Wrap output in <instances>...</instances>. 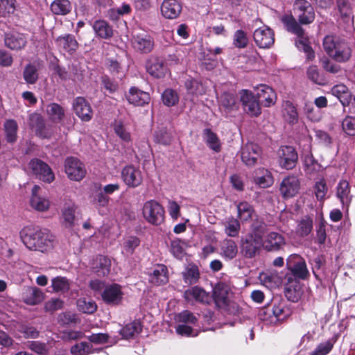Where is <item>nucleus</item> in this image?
<instances>
[{
  "label": "nucleus",
  "instance_id": "obj_16",
  "mask_svg": "<svg viewBox=\"0 0 355 355\" xmlns=\"http://www.w3.org/2000/svg\"><path fill=\"white\" fill-rule=\"evenodd\" d=\"M168 272L165 265L158 264L148 272V281L155 286L166 284L168 282Z\"/></svg>",
  "mask_w": 355,
  "mask_h": 355
},
{
  "label": "nucleus",
  "instance_id": "obj_17",
  "mask_svg": "<svg viewBox=\"0 0 355 355\" xmlns=\"http://www.w3.org/2000/svg\"><path fill=\"white\" fill-rule=\"evenodd\" d=\"M300 182L296 176L291 175L283 179L280 184V192L284 198L295 196L299 191Z\"/></svg>",
  "mask_w": 355,
  "mask_h": 355
},
{
  "label": "nucleus",
  "instance_id": "obj_38",
  "mask_svg": "<svg viewBox=\"0 0 355 355\" xmlns=\"http://www.w3.org/2000/svg\"><path fill=\"white\" fill-rule=\"evenodd\" d=\"M110 260L101 255L96 258L95 266L93 267L94 272L100 277L105 276L110 272Z\"/></svg>",
  "mask_w": 355,
  "mask_h": 355
},
{
  "label": "nucleus",
  "instance_id": "obj_20",
  "mask_svg": "<svg viewBox=\"0 0 355 355\" xmlns=\"http://www.w3.org/2000/svg\"><path fill=\"white\" fill-rule=\"evenodd\" d=\"M6 46L13 51L24 49L27 44L26 37L19 33H6L4 37Z\"/></svg>",
  "mask_w": 355,
  "mask_h": 355
},
{
  "label": "nucleus",
  "instance_id": "obj_62",
  "mask_svg": "<svg viewBox=\"0 0 355 355\" xmlns=\"http://www.w3.org/2000/svg\"><path fill=\"white\" fill-rule=\"evenodd\" d=\"M92 345L87 342H81L74 345L71 352L73 355H87L91 353Z\"/></svg>",
  "mask_w": 355,
  "mask_h": 355
},
{
  "label": "nucleus",
  "instance_id": "obj_23",
  "mask_svg": "<svg viewBox=\"0 0 355 355\" xmlns=\"http://www.w3.org/2000/svg\"><path fill=\"white\" fill-rule=\"evenodd\" d=\"M286 244L284 238L277 232L269 233L264 241V248L270 252L279 251Z\"/></svg>",
  "mask_w": 355,
  "mask_h": 355
},
{
  "label": "nucleus",
  "instance_id": "obj_56",
  "mask_svg": "<svg viewBox=\"0 0 355 355\" xmlns=\"http://www.w3.org/2000/svg\"><path fill=\"white\" fill-rule=\"evenodd\" d=\"M313 220L309 217L303 218L297 226V232L301 236L309 235L312 231Z\"/></svg>",
  "mask_w": 355,
  "mask_h": 355
},
{
  "label": "nucleus",
  "instance_id": "obj_44",
  "mask_svg": "<svg viewBox=\"0 0 355 355\" xmlns=\"http://www.w3.org/2000/svg\"><path fill=\"white\" fill-rule=\"evenodd\" d=\"M272 311L277 320L281 321L287 319L291 314V309L284 302L274 304Z\"/></svg>",
  "mask_w": 355,
  "mask_h": 355
},
{
  "label": "nucleus",
  "instance_id": "obj_37",
  "mask_svg": "<svg viewBox=\"0 0 355 355\" xmlns=\"http://www.w3.org/2000/svg\"><path fill=\"white\" fill-rule=\"evenodd\" d=\"M5 137L8 143L14 144L17 139L18 125L13 119L6 120L3 125Z\"/></svg>",
  "mask_w": 355,
  "mask_h": 355
},
{
  "label": "nucleus",
  "instance_id": "obj_58",
  "mask_svg": "<svg viewBox=\"0 0 355 355\" xmlns=\"http://www.w3.org/2000/svg\"><path fill=\"white\" fill-rule=\"evenodd\" d=\"M183 278L186 284H196L199 279V271L198 268L193 266L187 268V270L183 272Z\"/></svg>",
  "mask_w": 355,
  "mask_h": 355
},
{
  "label": "nucleus",
  "instance_id": "obj_54",
  "mask_svg": "<svg viewBox=\"0 0 355 355\" xmlns=\"http://www.w3.org/2000/svg\"><path fill=\"white\" fill-rule=\"evenodd\" d=\"M16 10V0H0V14L6 17L13 14Z\"/></svg>",
  "mask_w": 355,
  "mask_h": 355
},
{
  "label": "nucleus",
  "instance_id": "obj_33",
  "mask_svg": "<svg viewBox=\"0 0 355 355\" xmlns=\"http://www.w3.org/2000/svg\"><path fill=\"white\" fill-rule=\"evenodd\" d=\"M254 182L261 188H268L272 185L274 180L268 170L259 168L255 171Z\"/></svg>",
  "mask_w": 355,
  "mask_h": 355
},
{
  "label": "nucleus",
  "instance_id": "obj_14",
  "mask_svg": "<svg viewBox=\"0 0 355 355\" xmlns=\"http://www.w3.org/2000/svg\"><path fill=\"white\" fill-rule=\"evenodd\" d=\"M262 245L260 236H253L248 234L242 239L241 252L247 258H253L259 252Z\"/></svg>",
  "mask_w": 355,
  "mask_h": 355
},
{
  "label": "nucleus",
  "instance_id": "obj_28",
  "mask_svg": "<svg viewBox=\"0 0 355 355\" xmlns=\"http://www.w3.org/2000/svg\"><path fill=\"white\" fill-rule=\"evenodd\" d=\"M230 288L223 282L218 283L213 290V298L216 304L219 306H225L227 304Z\"/></svg>",
  "mask_w": 355,
  "mask_h": 355
},
{
  "label": "nucleus",
  "instance_id": "obj_61",
  "mask_svg": "<svg viewBox=\"0 0 355 355\" xmlns=\"http://www.w3.org/2000/svg\"><path fill=\"white\" fill-rule=\"evenodd\" d=\"M343 131L348 135H355V116H347L342 122Z\"/></svg>",
  "mask_w": 355,
  "mask_h": 355
},
{
  "label": "nucleus",
  "instance_id": "obj_13",
  "mask_svg": "<svg viewBox=\"0 0 355 355\" xmlns=\"http://www.w3.org/2000/svg\"><path fill=\"white\" fill-rule=\"evenodd\" d=\"M121 177L125 184L132 188L139 187L143 181L141 171L133 165L125 166L122 169Z\"/></svg>",
  "mask_w": 355,
  "mask_h": 355
},
{
  "label": "nucleus",
  "instance_id": "obj_63",
  "mask_svg": "<svg viewBox=\"0 0 355 355\" xmlns=\"http://www.w3.org/2000/svg\"><path fill=\"white\" fill-rule=\"evenodd\" d=\"M334 343L331 340L320 343L309 355H327L332 349Z\"/></svg>",
  "mask_w": 355,
  "mask_h": 355
},
{
  "label": "nucleus",
  "instance_id": "obj_8",
  "mask_svg": "<svg viewBox=\"0 0 355 355\" xmlns=\"http://www.w3.org/2000/svg\"><path fill=\"white\" fill-rule=\"evenodd\" d=\"M240 100L248 114L251 116H258L261 114L259 101L251 92L243 89L240 93Z\"/></svg>",
  "mask_w": 355,
  "mask_h": 355
},
{
  "label": "nucleus",
  "instance_id": "obj_5",
  "mask_svg": "<svg viewBox=\"0 0 355 355\" xmlns=\"http://www.w3.org/2000/svg\"><path fill=\"white\" fill-rule=\"evenodd\" d=\"M293 12L300 26L313 23L315 17L313 6L306 0H295L293 3Z\"/></svg>",
  "mask_w": 355,
  "mask_h": 355
},
{
  "label": "nucleus",
  "instance_id": "obj_34",
  "mask_svg": "<svg viewBox=\"0 0 355 355\" xmlns=\"http://www.w3.org/2000/svg\"><path fill=\"white\" fill-rule=\"evenodd\" d=\"M257 97L259 101L264 103L266 107H270L275 103L276 94L270 87L263 85L259 88Z\"/></svg>",
  "mask_w": 355,
  "mask_h": 355
},
{
  "label": "nucleus",
  "instance_id": "obj_25",
  "mask_svg": "<svg viewBox=\"0 0 355 355\" xmlns=\"http://www.w3.org/2000/svg\"><path fill=\"white\" fill-rule=\"evenodd\" d=\"M44 298L43 291L35 286L28 287L23 293V300L28 305L40 304Z\"/></svg>",
  "mask_w": 355,
  "mask_h": 355
},
{
  "label": "nucleus",
  "instance_id": "obj_31",
  "mask_svg": "<svg viewBox=\"0 0 355 355\" xmlns=\"http://www.w3.org/2000/svg\"><path fill=\"white\" fill-rule=\"evenodd\" d=\"M336 189L337 198L340 200L343 207H348L352 200L349 182L345 180H342L339 182Z\"/></svg>",
  "mask_w": 355,
  "mask_h": 355
},
{
  "label": "nucleus",
  "instance_id": "obj_52",
  "mask_svg": "<svg viewBox=\"0 0 355 355\" xmlns=\"http://www.w3.org/2000/svg\"><path fill=\"white\" fill-rule=\"evenodd\" d=\"M163 103L168 106H173L178 103L179 97L175 91L172 89H166L162 95Z\"/></svg>",
  "mask_w": 355,
  "mask_h": 355
},
{
  "label": "nucleus",
  "instance_id": "obj_40",
  "mask_svg": "<svg viewBox=\"0 0 355 355\" xmlns=\"http://www.w3.org/2000/svg\"><path fill=\"white\" fill-rule=\"evenodd\" d=\"M76 207L73 205H65L62 211V223L67 228L75 225V212Z\"/></svg>",
  "mask_w": 355,
  "mask_h": 355
},
{
  "label": "nucleus",
  "instance_id": "obj_4",
  "mask_svg": "<svg viewBox=\"0 0 355 355\" xmlns=\"http://www.w3.org/2000/svg\"><path fill=\"white\" fill-rule=\"evenodd\" d=\"M142 214L145 220L151 225H159L164 221V209L154 200L144 204Z\"/></svg>",
  "mask_w": 355,
  "mask_h": 355
},
{
  "label": "nucleus",
  "instance_id": "obj_57",
  "mask_svg": "<svg viewBox=\"0 0 355 355\" xmlns=\"http://www.w3.org/2000/svg\"><path fill=\"white\" fill-rule=\"evenodd\" d=\"M233 44L237 48H245L248 44V38L246 33L242 30H237L234 35Z\"/></svg>",
  "mask_w": 355,
  "mask_h": 355
},
{
  "label": "nucleus",
  "instance_id": "obj_6",
  "mask_svg": "<svg viewBox=\"0 0 355 355\" xmlns=\"http://www.w3.org/2000/svg\"><path fill=\"white\" fill-rule=\"evenodd\" d=\"M277 157L280 166L286 170L293 168L298 160V155L293 146H283L277 150Z\"/></svg>",
  "mask_w": 355,
  "mask_h": 355
},
{
  "label": "nucleus",
  "instance_id": "obj_60",
  "mask_svg": "<svg viewBox=\"0 0 355 355\" xmlns=\"http://www.w3.org/2000/svg\"><path fill=\"white\" fill-rule=\"evenodd\" d=\"M64 302L59 298H51L44 304V310L46 312L53 313L56 311L63 308Z\"/></svg>",
  "mask_w": 355,
  "mask_h": 355
},
{
  "label": "nucleus",
  "instance_id": "obj_27",
  "mask_svg": "<svg viewBox=\"0 0 355 355\" xmlns=\"http://www.w3.org/2000/svg\"><path fill=\"white\" fill-rule=\"evenodd\" d=\"M55 42L58 47L69 53L75 52L78 47V43L75 36L71 34H64L59 36L56 38Z\"/></svg>",
  "mask_w": 355,
  "mask_h": 355
},
{
  "label": "nucleus",
  "instance_id": "obj_3",
  "mask_svg": "<svg viewBox=\"0 0 355 355\" xmlns=\"http://www.w3.org/2000/svg\"><path fill=\"white\" fill-rule=\"evenodd\" d=\"M281 21L288 32L297 36L295 44L297 48L303 51L309 50L310 46L307 44L308 40L304 35V30L297 23L295 17L292 14H286L282 16Z\"/></svg>",
  "mask_w": 355,
  "mask_h": 355
},
{
  "label": "nucleus",
  "instance_id": "obj_55",
  "mask_svg": "<svg viewBox=\"0 0 355 355\" xmlns=\"http://www.w3.org/2000/svg\"><path fill=\"white\" fill-rule=\"evenodd\" d=\"M237 209L239 217L244 221L250 219L253 212L252 206L246 202L239 203L237 206Z\"/></svg>",
  "mask_w": 355,
  "mask_h": 355
},
{
  "label": "nucleus",
  "instance_id": "obj_24",
  "mask_svg": "<svg viewBox=\"0 0 355 355\" xmlns=\"http://www.w3.org/2000/svg\"><path fill=\"white\" fill-rule=\"evenodd\" d=\"M126 98L130 104L137 106H142L148 103L150 96L147 92H143L136 87H131L128 94L126 95Z\"/></svg>",
  "mask_w": 355,
  "mask_h": 355
},
{
  "label": "nucleus",
  "instance_id": "obj_12",
  "mask_svg": "<svg viewBox=\"0 0 355 355\" xmlns=\"http://www.w3.org/2000/svg\"><path fill=\"white\" fill-rule=\"evenodd\" d=\"M256 44L261 49L271 47L275 42L274 33L267 26H262L256 29L253 34Z\"/></svg>",
  "mask_w": 355,
  "mask_h": 355
},
{
  "label": "nucleus",
  "instance_id": "obj_51",
  "mask_svg": "<svg viewBox=\"0 0 355 355\" xmlns=\"http://www.w3.org/2000/svg\"><path fill=\"white\" fill-rule=\"evenodd\" d=\"M204 135L209 147L216 152L220 151V146L217 135L210 129H205L204 130Z\"/></svg>",
  "mask_w": 355,
  "mask_h": 355
},
{
  "label": "nucleus",
  "instance_id": "obj_64",
  "mask_svg": "<svg viewBox=\"0 0 355 355\" xmlns=\"http://www.w3.org/2000/svg\"><path fill=\"white\" fill-rule=\"evenodd\" d=\"M252 232L250 234L253 236H260L263 241V236L267 230V225L263 220H257L252 225Z\"/></svg>",
  "mask_w": 355,
  "mask_h": 355
},
{
  "label": "nucleus",
  "instance_id": "obj_36",
  "mask_svg": "<svg viewBox=\"0 0 355 355\" xmlns=\"http://www.w3.org/2000/svg\"><path fill=\"white\" fill-rule=\"evenodd\" d=\"M46 113L49 119L54 123H60L64 117V110L59 104L50 103L46 107Z\"/></svg>",
  "mask_w": 355,
  "mask_h": 355
},
{
  "label": "nucleus",
  "instance_id": "obj_22",
  "mask_svg": "<svg viewBox=\"0 0 355 355\" xmlns=\"http://www.w3.org/2000/svg\"><path fill=\"white\" fill-rule=\"evenodd\" d=\"M184 297L188 302L196 301L200 303H209V295L202 288L193 286L186 290L184 293Z\"/></svg>",
  "mask_w": 355,
  "mask_h": 355
},
{
  "label": "nucleus",
  "instance_id": "obj_30",
  "mask_svg": "<svg viewBox=\"0 0 355 355\" xmlns=\"http://www.w3.org/2000/svg\"><path fill=\"white\" fill-rule=\"evenodd\" d=\"M40 187L35 185L32 189V197L31 198V206L40 211H44L49 209V202L45 198L38 196L37 193Z\"/></svg>",
  "mask_w": 355,
  "mask_h": 355
},
{
  "label": "nucleus",
  "instance_id": "obj_1",
  "mask_svg": "<svg viewBox=\"0 0 355 355\" xmlns=\"http://www.w3.org/2000/svg\"><path fill=\"white\" fill-rule=\"evenodd\" d=\"M21 237L28 249L42 252L51 249L54 243L53 236L50 232L39 227H25L21 232Z\"/></svg>",
  "mask_w": 355,
  "mask_h": 355
},
{
  "label": "nucleus",
  "instance_id": "obj_48",
  "mask_svg": "<svg viewBox=\"0 0 355 355\" xmlns=\"http://www.w3.org/2000/svg\"><path fill=\"white\" fill-rule=\"evenodd\" d=\"M114 130L115 134L124 142L131 141V135L125 125L121 121H115L114 124Z\"/></svg>",
  "mask_w": 355,
  "mask_h": 355
},
{
  "label": "nucleus",
  "instance_id": "obj_59",
  "mask_svg": "<svg viewBox=\"0 0 355 355\" xmlns=\"http://www.w3.org/2000/svg\"><path fill=\"white\" fill-rule=\"evenodd\" d=\"M304 163L308 173H312L320 169V165L315 160L311 153L304 156Z\"/></svg>",
  "mask_w": 355,
  "mask_h": 355
},
{
  "label": "nucleus",
  "instance_id": "obj_15",
  "mask_svg": "<svg viewBox=\"0 0 355 355\" xmlns=\"http://www.w3.org/2000/svg\"><path fill=\"white\" fill-rule=\"evenodd\" d=\"M146 69L147 72L156 78L164 77L167 71L162 58L152 55L146 61Z\"/></svg>",
  "mask_w": 355,
  "mask_h": 355
},
{
  "label": "nucleus",
  "instance_id": "obj_10",
  "mask_svg": "<svg viewBox=\"0 0 355 355\" xmlns=\"http://www.w3.org/2000/svg\"><path fill=\"white\" fill-rule=\"evenodd\" d=\"M29 166L33 173L42 182L51 183L54 180V173L49 166L43 161L38 159H32Z\"/></svg>",
  "mask_w": 355,
  "mask_h": 355
},
{
  "label": "nucleus",
  "instance_id": "obj_35",
  "mask_svg": "<svg viewBox=\"0 0 355 355\" xmlns=\"http://www.w3.org/2000/svg\"><path fill=\"white\" fill-rule=\"evenodd\" d=\"M220 109H224L225 112H230L236 107V95L232 92H224L218 98Z\"/></svg>",
  "mask_w": 355,
  "mask_h": 355
},
{
  "label": "nucleus",
  "instance_id": "obj_29",
  "mask_svg": "<svg viewBox=\"0 0 355 355\" xmlns=\"http://www.w3.org/2000/svg\"><path fill=\"white\" fill-rule=\"evenodd\" d=\"M92 28L96 35L100 38L108 40L113 36L112 27L105 20L95 21Z\"/></svg>",
  "mask_w": 355,
  "mask_h": 355
},
{
  "label": "nucleus",
  "instance_id": "obj_45",
  "mask_svg": "<svg viewBox=\"0 0 355 355\" xmlns=\"http://www.w3.org/2000/svg\"><path fill=\"white\" fill-rule=\"evenodd\" d=\"M77 307L78 311L87 313L92 314L97 309L96 302L92 300L86 298H80L77 300Z\"/></svg>",
  "mask_w": 355,
  "mask_h": 355
},
{
  "label": "nucleus",
  "instance_id": "obj_47",
  "mask_svg": "<svg viewBox=\"0 0 355 355\" xmlns=\"http://www.w3.org/2000/svg\"><path fill=\"white\" fill-rule=\"evenodd\" d=\"M140 241L136 236H129L126 238L123 243L122 253L126 256L132 255L136 248L139 245Z\"/></svg>",
  "mask_w": 355,
  "mask_h": 355
},
{
  "label": "nucleus",
  "instance_id": "obj_9",
  "mask_svg": "<svg viewBox=\"0 0 355 355\" xmlns=\"http://www.w3.org/2000/svg\"><path fill=\"white\" fill-rule=\"evenodd\" d=\"M65 173L71 180L80 181L86 175L84 164L77 158L67 157L64 162Z\"/></svg>",
  "mask_w": 355,
  "mask_h": 355
},
{
  "label": "nucleus",
  "instance_id": "obj_50",
  "mask_svg": "<svg viewBox=\"0 0 355 355\" xmlns=\"http://www.w3.org/2000/svg\"><path fill=\"white\" fill-rule=\"evenodd\" d=\"M314 193L318 200L324 201L328 192V187L324 179H320L315 182Z\"/></svg>",
  "mask_w": 355,
  "mask_h": 355
},
{
  "label": "nucleus",
  "instance_id": "obj_46",
  "mask_svg": "<svg viewBox=\"0 0 355 355\" xmlns=\"http://www.w3.org/2000/svg\"><path fill=\"white\" fill-rule=\"evenodd\" d=\"M23 76L26 83L35 84L38 80L37 69L32 64H26L23 71Z\"/></svg>",
  "mask_w": 355,
  "mask_h": 355
},
{
  "label": "nucleus",
  "instance_id": "obj_49",
  "mask_svg": "<svg viewBox=\"0 0 355 355\" xmlns=\"http://www.w3.org/2000/svg\"><path fill=\"white\" fill-rule=\"evenodd\" d=\"M225 232L230 237H236L239 235L241 225L238 220L231 218L227 220L225 224Z\"/></svg>",
  "mask_w": 355,
  "mask_h": 355
},
{
  "label": "nucleus",
  "instance_id": "obj_32",
  "mask_svg": "<svg viewBox=\"0 0 355 355\" xmlns=\"http://www.w3.org/2000/svg\"><path fill=\"white\" fill-rule=\"evenodd\" d=\"M220 254L226 260H232L235 258L238 253L236 243L232 239H225L220 245Z\"/></svg>",
  "mask_w": 355,
  "mask_h": 355
},
{
  "label": "nucleus",
  "instance_id": "obj_43",
  "mask_svg": "<svg viewBox=\"0 0 355 355\" xmlns=\"http://www.w3.org/2000/svg\"><path fill=\"white\" fill-rule=\"evenodd\" d=\"M333 93L338 98L343 106L349 105L351 93L346 86L343 85H336L333 88Z\"/></svg>",
  "mask_w": 355,
  "mask_h": 355
},
{
  "label": "nucleus",
  "instance_id": "obj_39",
  "mask_svg": "<svg viewBox=\"0 0 355 355\" xmlns=\"http://www.w3.org/2000/svg\"><path fill=\"white\" fill-rule=\"evenodd\" d=\"M71 9L72 6L69 0H54L51 4V10L56 15H66Z\"/></svg>",
  "mask_w": 355,
  "mask_h": 355
},
{
  "label": "nucleus",
  "instance_id": "obj_19",
  "mask_svg": "<svg viewBox=\"0 0 355 355\" xmlns=\"http://www.w3.org/2000/svg\"><path fill=\"white\" fill-rule=\"evenodd\" d=\"M76 115L83 121L92 119L93 112L89 103L83 97H77L73 104Z\"/></svg>",
  "mask_w": 355,
  "mask_h": 355
},
{
  "label": "nucleus",
  "instance_id": "obj_2",
  "mask_svg": "<svg viewBox=\"0 0 355 355\" xmlns=\"http://www.w3.org/2000/svg\"><path fill=\"white\" fill-rule=\"evenodd\" d=\"M323 46L329 57L338 62H346L352 57L349 43L338 37L327 35L323 40Z\"/></svg>",
  "mask_w": 355,
  "mask_h": 355
},
{
  "label": "nucleus",
  "instance_id": "obj_53",
  "mask_svg": "<svg viewBox=\"0 0 355 355\" xmlns=\"http://www.w3.org/2000/svg\"><path fill=\"white\" fill-rule=\"evenodd\" d=\"M52 288L55 292H67L69 289V281L66 277H56L52 279Z\"/></svg>",
  "mask_w": 355,
  "mask_h": 355
},
{
  "label": "nucleus",
  "instance_id": "obj_26",
  "mask_svg": "<svg viewBox=\"0 0 355 355\" xmlns=\"http://www.w3.org/2000/svg\"><path fill=\"white\" fill-rule=\"evenodd\" d=\"M133 46L140 53H148L153 49L155 42L149 35H137L134 37Z\"/></svg>",
  "mask_w": 355,
  "mask_h": 355
},
{
  "label": "nucleus",
  "instance_id": "obj_11",
  "mask_svg": "<svg viewBox=\"0 0 355 355\" xmlns=\"http://www.w3.org/2000/svg\"><path fill=\"white\" fill-rule=\"evenodd\" d=\"M286 264L295 277L304 279L308 276L306 262L301 256L297 254L290 255L286 260Z\"/></svg>",
  "mask_w": 355,
  "mask_h": 355
},
{
  "label": "nucleus",
  "instance_id": "obj_42",
  "mask_svg": "<svg viewBox=\"0 0 355 355\" xmlns=\"http://www.w3.org/2000/svg\"><path fill=\"white\" fill-rule=\"evenodd\" d=\"M141 331V327L140 322L138 321H134L126 324L123 328H122L120 334L124 338L129 339L138 335Z\"/></svg>",
  "mask_w": 355,
  "mask_h": 355
},
{
  "label": "nucleus",
  "instance_id": "obj_41",
  "mask_svg": "<svg viewBox=\"0 0 355 355\" xmlns=\"http://www.w3.org/2000/svg\"><path fill=\"white\" fill-rule=\"evenodd\" d=\"M284 117L290 124H295L298 121V113L292 102L286 101L283 103Z\"/></svg>",
  "mask_w": 355,
  "mask_h": 355
},
{
  "label": "nucleus",
  "instance_id": "obj_21",
  "mask_svg": "<svg viewBox=\"0 0 355 355\" xmlns=\"http://www.w3.org/2000/svg\"><path fill=\"white\" fill-rule=\"evenodd\" d=\"M182 11V6L178 0H164L161 6L162 15L167 19L177 18Z\"/></svg>",
  "mask_w": 355,
  "mask_h": 355
},
{
  "label": "nucleus",
  "instance_id": "obj_18",
  "mask_svg": "<svg viewBox=\"0 0 355 355\" xmlns=\"http://www.w3.org/2000/svg\"><path fill=\"white\" fill-rule=\"evenodd\" d=\"M103 300L112 305H117L121 303L123 298V293L121 286L118 284H112L106 286L101 293Z\"/></svg>",
  "mask_w": 355,
  "mask_h": 355
},
{
  "label": "nucleus",
  "instance_id": "obj_7",
  "mask_svg": "<svg viewBox=\"0 0 355 355\" xmlns=\"http://www.w3.org/2000/svg\"><path fill=\"white\" fill-rule=\"evenodd\" d=\"M240 153L243 163L250 167L255 166L261 156V148L252 142L247 143L243 146Z\"/></svg>",
  "mask_w": 355,
  "mask_h": 355
}]
</instances>
